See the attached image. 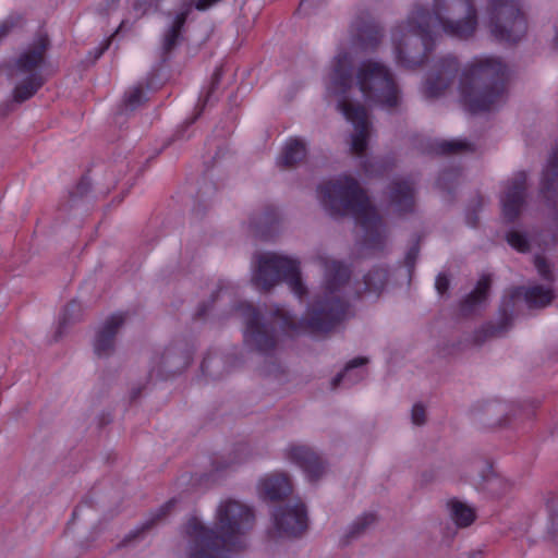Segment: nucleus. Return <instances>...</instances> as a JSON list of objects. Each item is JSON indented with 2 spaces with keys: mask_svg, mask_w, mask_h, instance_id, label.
<instances>
[{
  "mask_svg": "<svg viewBox=\"0 0 558 558\" xmlns=\"http://www.w3.org/2000/svg\"><path fill=\"white\" fill-rule=\"evenodd\" d=\"M556 163H558V155H554L549 161L550 171H554L556 174H558V165Z\"/></svg>",
  "mask_w": 558,
  "mask_h": 558,
  "instance_id": "nucleus-33",
  "label": "nucleus"
},
{
  "mask_svg": "<svg viewBox=\"0 0 558 558\" xmlns=\"http://www.w3.org/2000/svg\"><path fill=\"white\" fill-rule=\"evenodd\" d=\"M534 263L538 274L545 278H548L549 266L546 259L542 256H536Z\"/></svg>",
  "mask_w": 558,
  "mask_h": 558,
  "instance_id": "nucleus-28",
  "label": "nucleus"
},
{
  "mask_svg": "<svg viewBox=\"0 0 558 558\" xmlns=\"http://www.w3.org/2000/svg\"><path fill=\"white\" fill-rule=\"evenodd\" d=\"M504 65L495 58H477L464 70L460 83L463 105L472 112L489 110L504 100V85L499 82Z\"/></svg>",
  "mask_w": 558,
  "mask_h": 558,
  "instance_id": "nucleus-4",
  "label": "nucleus"
},
{
  "mask_svg": "<svg viewBox=\"0 0 558 558\" xmlns=\"http://www.w3.org/2000/svg\"><path fill=\"white\" fill-rule=\"evenodd\" d=\"M524 298L531 306H545L551 301L553 291L548 286H536L527 289Z\"/></svg>",
  "mask_w": 558,
  "mask_h": 558,
  "instance_id": "nucleus-20",
  "label": "nucleus"
},
{
  "mask_svg": "<svg viewBox=\"0 0 558 558\" xmlns=\"http://www.w3.org/2000/svg\"><path fill=\"white\" fill-rule=\"evenodd\" d=\"M392 37H393V40H397L398 34L393 33Z\"/></svg>",
  "mask_w": 558,
  "mask_h": 558,
  "instance_id": "nucleus-36",
  "label": "nucleus"
},
{
  "mask_svg": "<svg viewBox=\"0 0 558 558\" xmlns=\"http://www.w3.org/2000/svg\"><path fill=\"white\" fill-rule=\"evenodd\" d=\"M124 316L114 314L110 316L100 327L94 342L95 352L99 355H107L113 348V339L118 329L123 325Z\"/></svg>",
  "mask_w": 558,
  "mask_h": 558,
  "instance_id": "nucleus-13",
  "label": "nucleus"
},
{
  "mask_svg": "<svg viewBox=\"0 0 558 558\" xmlns=\"http://www.w3.org/2000/svg\"><path fill=\"white\" fill-rule=\"evenodd\" d=\"M220 0H198L195 7L199 11H205L215 5Z\"/></svg>",
  "mask_w": 558,
  "mask_h": 558,
  "instance_id": "nucleus-32",
  "label": "nucleus"
},
{
  "mask_svg": "<svg viewBox=\"0 0 558 558\" xmlns=\"http://www.w3.org/2000/svg\"><path fill=\"white\" fill-rule=\"evenodd\" d=\"M191 11L190 4H184L174 15H169L165 33L162 35V49L169 51L175 46L180 38L181 28L185 22L186 15Z\"/></svg>",
  "mask_w": 558,
  "mask_h": 558,
  "instance_id": "nucleus-15",
  "label": "nucleus"
},
{
  "mask_svg": "<svg viewBox=\"0 0 558 558\" xmlns=\"http://www.w3.org/2000/svg\"><path fill=\"white\" fill-rule=\"evenodd\" d=\"M143 96H144V92H143V88L140 87V86H136V87H133L131 88L126 94H125V101H126V106L129 108H134L136 107L137 105L141 104L142 99H143Z\"/></svg>",
  "mask_w": 558,
  "mask_h": 558,
  "instance_id": "nucleus-25",
  "label": "nucleus"
},
{
  "mask_svg": "<svg viewBox=\"0 0 558 558\" xmlns=\"http://www.w3.org/2000/svg\"><path fill=\"white\" fill-rule=\"evenodd\" d=\"M348 283V269L331 262L326 265V287L324 299L311 311L310 318L302 320L296 326L290 314L281 307H277L272 314V322L279 323L284 330H312L314 332H327L332 329L336 323L345 315V303L342 293Z\"/></svg>",
  "mask_w": 558,
  "mask_h": 558,
  "instance_id": "nucleus-3",
  "label": "nucleus"
},
{
  "mask_svg": "<svg viewBox=\"0 0 558 558\" xmlns=\"http://www.w3.org/2000/svg\"><path fill=\"white\" fill-rule=\"evenodd\" d=\"M7 34V27L4 25H0V38Z\"/></svg>",
  "mask_w": 558,
  "mask_h": 558,
  "instance_id": "nucleus-35",
  "label": "nucleus"
},
{
  "mask_svg": "<svg viewBox=\"0 0 558 558\" xmlns=\"http://www.w3.org/2000/svg\"><path fill=\"white\" fill-rule=\"evenodd\" d=\"M448 509L450 512L451 519L458 526H468L475 519L474 509L460 500H451L448 502Z\"/></svg>",
  "mask_w": 558,
  "mask_h": 558,
  "instance_id": "nucleus-18",
  "label": "nucleus"
},
{
  "mask_svg": "<svg viewBox=\"0 0 558 558\" xmlns=\"http://www.w3.org/2000/svg\"><path fill=\"white\" fill-rule=\"evenodd\" d=\"M521 293H522L521 289L517 291V295H519Z\"/></svg>",
  "mask_w": 558,
  "mask_h": 558,
  "instance_id": "nucleus-37",
  "label": "nucleus"
},
{
  "mask_svg": "<svg viewBox=\"0 0 558 558\" xmlns=\"http://www.w3.org/2000/svg\"><path fill=\"white\" fill-rule=\"evenodd\" d=\"M220 0H198L195 7L199 11H205L215 5Z\"/></svg>",
  "mask_w": 558,
  "mask_h": 558,
  "instance_id": "nucleus-31",
  "label": "nucleus"
},
{
  "mask_svg": "<svg viewBox=\"0 0 558 558\" xmlns=\"http://www.w3.org/2000/svg\"><path fill=\"white\" fill-rule=\"evenodd\" d=\"M508 243L519 252H525L529 247V241L524 234L518 231L509 232L507 236Z\"/></svg>",
  "mask_w": 558,
  "mask_h": 558,
  "instance_id": "nucleus-23",
  "label": "nucleus"
},
{
  "mask_svg": "<svg viewBox=\"0 0 558 558\" xmlns=\"http://www.w3.org/2000/svg\"><path fill=\"white\" fill-rule=\"evenodd\" d=\"M385 274L383 271H376L374 276L368 275L365 278V287L368 291H379L384 286Z\"/></svg>",
  "mask_w": 558,
  "mask_h": 558,
  "instance_id": "nucleus-24",
  "label": "nucleus"
},
{
  "mask_svg": "<svg viewBox=\"0 0 558 558\" xmlns=\"http://www.w3.org/2000/svg\"><path fill=\"white\" fill-rule=\"evenodd\" d=\"M392 203L400 209L409 208L413 203V190L407 182L399 183L391 195Z\"/></svg>",
  "mask_w": 558,
  "mask_h": 558,
  "instance_id": "nucleus-21",
  "label": "nucleus"
},
{
  "mask_svg": "<svg viewBox=\"0 0 558 558\" xmlns=\"http://www.w3.org/2000/svg\"><path fill=\"white\" fill-rule=\"evenodd\" d=\"M435 287L440 294L445 293L449 287V280L447 276L442 274L438 275L435 281Z\"/></svg>",
  "mask_w": 558,
  "mask_h": 558,
  "instance_id": "nucleus-29",
  "label": "nucleus"
},
{
  "mask_svg": "<svg viewBox=\"0 0 558 558\" xmlns=\"http://www.w3.org/2000/svg\"><path fill=\"white\" fill-rule=\"evenodd\" d=\"M241 315L245 320V341L264 351L272 345V338L268 335V327L262 324L259 314L251 305L241 306Z\"/></svg>",
  "mask_w": 558,
  "mask_h": 558,
  "instance_id": "nucleus-10",
  "label": "nucleus"
},
{
  "mask_svg": "<svg viewBox=\"0 0 558 558\" xmlns=\"http://www.w3.org/2000/svg\"><path fill=\"white\" fill-rule=\"evenodd\" d=\"M465 19L457 22L452 20L444 21L438 13L435 16H432L423 10L416 11L412 13L409 19L407 32L418 35L423 40H425V36L427 34L425 26L429 27L430 23H433V28L441 27L444 33L450 36L466 38L474 32L476 21L474 9L468 2H465Z\"/></svg>",
  "mask_w": 558,
  "mask_h": 558,
  "instance_id": "nucleus-8",
  "label": "nucleus"
},
{
  "mask_svg": "<svg viewBox=\"0 0 558 558\" xmlns=\"http://www.w3.org/2000/svg\"><path fill=\"white\" fill-rule=\"evenodd\" d=\"M254 522L252 510L244 504L226 499L216 511L214 527L191 518L184 533L189 541V558H227V553L243 545L244 534Z\"/></svg>",
  "mask_w": 558,
  "mask_h": 558,
  "instance_id": "nucleus-2",
  "label": "nucleus"
},
{
  "mask_svg": "<svg viewBox=\"0 0 558 558\" xmlns=\"http://www.w3.org/2000/svg\"><path fill=\"white\" fill-rule=\"evenodd\" d=\"M307 525L306 508L301 501L280 507L274 513L272 529L279 537L299 536L307 529Z\"/></svg>",
  "mask_w": 558,
  "mask_h": 558,
  "instance_id": "nucleus-9",
  "label": "nucleus"
},
{
  "mask_svg": "<svg viewBox=\"0 0 558 558\" xmlns=\"http://www.w3.org/2000/svg\"><path fill=\"white\" fill-rule=\"evenodd\" d=\"M526 31V23L521 14H515L513 17L506 21L505 25H494L492 33L505 41H517L521 38Z\"/></svg>",
  "mask_w": 558,
  "mask_h": 558,
  "instance_id": "nucleus-16",
  "label": "nucleus"
},
{
  "mask_svg": "<svg viewBox=\"0 0 558 558\" xmlns=\"http://www.w3.org/2000/svg\"><path fill=\"white\" fill-rule=\"evenodd\" d=\"M411 418L413 424L421 425L425 422L426 411L425 408L421 403H416L412 408Z\"/></svg>",
  "mask_w": 558,
  "mask_h": 558,
  "instance_id": "nucleus-26",
  "label": "nucleus"
},
{
  "mask_svg": "<svg viewBox=\"0 0 558 558\" xmlns=\"http://www.w3.org/2000/svg\"><path fill=\"white\" fill-rule=\"evenodd\" d=\"M526 175L518 173L513 181L508 183L501 197L502 214L509 220L517 217L523 202Z\"/></svg>",
  "mask_w": 558,
  "mask_h": 558,
  "instance_id": "nucleus-11",
  "label": "nucleus"
},
{
  "mask_svg": "<svg viewBox=\"0 0 558 558\" xmlns=\"http://www.w3.org/2000/svg\"><path fill=\"white\" fill-rule=\"evenodd\" d=\"M280 279L288 282L294 294L303 293L299 266L295 260L275 253H263L256 256L252 280L262 289H269Z\"/></svg>",
  "mask_w": 558,
  "mask_h": 558,
  "instance_id": "nucleus-6",
  "label": "nucleus"
},
{
  "mask_svg": "<svg viewBox=\"0 0 558 558\" xmlns=\"http://www.w3.org/2000/svg\"><path fill=\"white\" fill-rule=\"evenodd\" d=\"M46 47V37H39L33 47L24 50L16 59L11 71V76L16 82L14 89L16 100L28 99L41 86L43 78L39 70L44 62Z\"/></svg>",
  "mask_w": 558,
  "mask_h": 558,
  "instance_id": "nucleus-7",
  "label": "nucleus"
},
{
  "mask_svg": "<svg viewBox=\"0 0 558 558\" xmlns=\"http://www.w3.org/2000/svg\"><path fill=\"white\" fill-rule=\"evenodd\" d=\"M305 153V144L301 140L291 138L286 143L279 160L282 165L291 166L302 160Z\"/></svg>",
  "mask_w": 558,
  "mask_h": 558,
  "instance_id": "nucleus-19",
  "label": "nucleus"
},
{
  "mask_svg": "<svg viewBox=\"0 0 558 558\" xmlns=\"http://www.w3.org/2000/svg\"><path fill=\"white\" fill-rule=\"evenodd\" d=\"M378 34L365 28L359 41L341 46L325 70V96L353 126L351 149L361 154L367 146L369 121L367 110L374 106L393 108L400 102L399 89L390 71L380 62L365 60L352 76V66L359 51L375 48Z\"/></svg>",
  "mask_w": 558,
  "mask_h": 558,
  "instance_id": "nucleus-1",
  "label": "nucleus"
},
{
  "mask_svg": "<svg viewBox=\"0 0 558 558\" xmlns=\"http://www.w3.org/2000/svg\"><path fill=\"white\" fill-rule=\"evenodd\" d=\"M465 147V143L462 141H444L440 143V149L444 153L460 150Z\"/></svg>",
  "mask_w": 558,
  "mask_h": 558,
  "instance_id": "nucleus-27",
  "label": "nucleus"
},
{
  "mask_svg": "<svg viewBox=\"0 0 558 558\" xmlns=\"http://www.w3.org/2000/svg\"><path fill=\"white\" fill-rule=\"evenodd\" d=\"M490 286V279L489 277H482L474 291L469 295L466 302L470 307L476 306L482 304L487 296L488 290Z\"/></svg>",
  "mask_w": 558,
  "mask_h": 558,
  "instance_id": "nucleus-22",
  "label": "nucleus"
},
{
  "mask_svg": "<svg viewBox=\"0 0 558 558\" xmlns=\"http://www.w3.org/2000/svg\"><path fill=\"white\" fill-rule=\"evenodd\" d=\"M375 518L373 514H365L364 517L360 518L357 521H356V525H357V531H361L362 529L371 525L373 522H374Z\"/></svg>",
  "mask_w": 558,
  "mask_h": 558,
  "instance_id": "nucleus-30",
  "label": "nucleus"
},
{
  "mask_svg": "<svg viewBox=\"0 0 558 558\" xmlns=\"http://www.w3.org/2000/svg\"><path fill=\"white\" fill-rule=\"evenodd\" d=\"M396 50H397V52H396V54H397V56H396L397 60H398L399 62H404V58H403V56H402V50H401V48H400V44H398V46L396 47Z\"/></svg>",
  "mask_w": 558,
  "mask_h": 558,
  "instance_id": "nucleus-34",
  "label": "nucleus"
},
{
  "mask_svg": "<svg viewBox=\"0 0 558 558\" xmlns=\"http://www.w3.org/2000/svg\"><path fill=\"white\" fill-rule=\"evenodd\" d=\"M290 458L300 468L303 469L305 474L311 478H317L323 470L320 458L306 446H293L290 448Z\"/></svg>",
  "mask_w": 558,
  "mask_h": 558,
  "instance_id": "nucleus-14",
  "label": "nucleus"
},
{
  "mask_svg": "<svg viewBox=\"0 0 558 558\" xmlns=\"http://www.w3.org/2000/svg\"><path fill=\"white\" fill-rule=\"evenodd\" d=\"M366 362L367 361L364 357H356L351 360L347 364L343 372L335 377L332 385L335 387L339 385L351 386L363 379L366 374L364 369Z\"/></svg>",
  "mask_w": 558,
  "mask_h": 558,
  "instance_id": "nucleus-17",
  "label": "nucleus"
},
{
  "mask_svg": "<svg viewBox=\"0 0 558 558\" xmlns=\"http://www.w3.org/2000/svg\"><path fill=\"white\" fill-rule=\"evenodd\" d=\"M318 198L330 214L352 216L356 223L365 230L367 236H371L373 232L378 233L380 219L365 193L353 179L342 177L335 182L330 181L320 185Z\"/></svg>",
  "mask_w": 558,
  "mask_h": 558,
  "instance_id": "nucleus-5",
  "label": "nucleus"
},
{
  "mask_svg": "<svg viewBox=\"0 0 558 558\" xmlns=\"http://www.w3.org/2000/svg\"><path fill=\"white\" fill-rule=\"evenodd\" d=\"M291 489L290 480L282 473L266 474L257 484L258 495L269 500L282 498L287 496Z\"/></svg>",
  "mask_w": 558,
  "mask_h": 558,
  "instance_id": "nucleus-12",
  "label": "nucleus"
}]
</instances>
